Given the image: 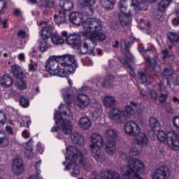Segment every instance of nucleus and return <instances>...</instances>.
Wrapping results in <instances>:
<instances>
[{
	"label": "nucleus",
	"mask_w": 179,
	"mask_h": 179,
	"mask_svg": "<svg viewBox=\"0 0 179 179\" xmlns=\"http://www.w3.org/2000/svg\"><path fill=\"white\" fill-rule=\"evenodd\" d=\"M76 68L78 64H76L75 56L69 55L51 56L45 65V69L51 76L61 78L74 73Z\"/></svg>",
	"instance_id": "obj_1"
},
{
	"label": "nucleus",
	"mask_w": 179,
	"mask_h": 179,
	"mask_svg": "<svg viewBox=\"0 0 179 179\" xmlns=\"http://www.w3.org/2000/svg\"><path fill=\"white\" fill-rule=\"evenodd\" d=\"M66 153V159L69 162L68 165L66 166L65 170H73L71 171L72 177H78L80 174L78 163L83 167H86V166H89V162L85 159V157L76 146L70 145L67 147Z\"/></svg>",
	"instance_id": "obj_2"
},
{
	"label": "nucleus",
	"mask_w": 179,
	"mask_h": 179,
	"mask_svg": "<svg viewBox=\"0 0 179 179\" xmlns=\"http://www.w3.org/2000/svg\"><path fill=\"white\" fill-rule=\"evenodd\" d=\"M83 36L84 37L93 36L95 38V45H97V40L98 41H104L106 38V34L99 32L103 30V22L99 18H87L83 23Z\"/></svg>",
	"instance_id": "obj_3"
},
{
	"label": "nucleus",
	"mask_w": 179,
	"mask_h": 179,
	"mask_svg": "<svg viewBox=\"0 0 179 179\" xmlns=\"http://www.w3.org/2000/svg\"><path fill=\"white\" fill-rule=\"evenodd\" d=\"M143 171H145V165L141 160L131 159L122 174V179H143L141 177Z\"/></svg>",
	"instance_id": "obj_4"
},
{
	"label": "nucleus",
	"mask_w": 179,
	"mask_h": 179,
	"mask_svg": "<svg viewBox=\"0 0 179 179\" xmlns=\"http://www.w3.org/2000/svg\"><path fill=\"white\" fill-rule=\"evenodd\" d=\"M157 138L160 142L167 143L172 150L177 151L179 149V135L174 131H170L166 134L163 131H159Z\"/></svg>",
	"instance_id": "obj_5"
},
{
	"label": "nucleus",
	"mask_w": 179,
	"mask_h": 179,
	"mask_svg": "<svg viewBox=\"0 0 179 179\" xmlns=\"http://www.w3.org/2000/svg\"><path fill=\"white\" fill-rule=\"evenodd\" d=\"M62 115H68V112L63 111L60 114L58 112H55L54 120L55 121L56 125L62 129L63 134L65 135H69L72 133L73 127L72 126V122L69 120H64Z\"/></svg>",
	"instance_id": "obj_6"
},
{
	"label": "nucleus",
	"mask_w": 179,
	"mask_h": 179,
	"mask_svg": "<svg viewBox=\"0 0 179 179\" xmlns=\"http://www.w3.org/2000/svg\"><path fill=\"white\" fill-rule=\"evenodd\" d=\"M88 39L81 41L80 45H77L80 54H89L90 55H94V48L96 47V38L92 36H88Z\"/></svg>",
	"instance_id": "obj_7"
},
{
	"label": "nucleus",
	"mask_w": 179,
	"mask_h": 179,
	"mask_svg": "<svg viewBox=\"0 0 179 179\" xmlns=\"http://www.w3.org/2000/svg\"><path fill=\"white\" fill-rule=\"evenodd\" d=\"M134 136H136L134 138V142L137 144L133 145V147L129 152L130 156H138L139 154L138 147L147 146L148 143H149V138H148V136H146L145 133L141 132V131H139V133Z\"/></svg>",
	"instance_id": "obj_8"
},
{
	"label": "nucleus",
	"mask_w": 179,
	"mask_h": 179,
	"mask_svg": "<svg viewBox=\"0 0 179 179\" xmlns=\"http://www.w3.org/2000/svg\"><path fill=\"white\" fill-rule=\"evenodd\" d=\"M124 130L129 136H136L141 131V127L134 121H129L124 124Z\"/></svg>",
	"instance_id": "obj_9"
},
{
	"label": "nucleus",
	"mask_w": 179,
	"mask_h": 179,
	"mask_svg": "<svg viewBox=\"0 0 179 179\" xmlns=\"http://www.w3.org/2000/svg\"><path fill=\"white\" fill-rule=\"evenodd\" d=\"M93 177L94 179H121L120 173L113 170L102 171L101 176L95 173Z\"/></svg>",
	"instance_id": "obj_10"
},
{
	"label": "nucleus",
	"mask_w": 179,
	"mask_h": 179,
	"mask_svg": "<svg viewBox=\"0 0 179 179\" xmlns=\"http://www.w3.org/2000/svg\"><path fill=\"white\" fill-rule=\"evenodd\" d=\"M109 117L110 120L119 122L120 124L124 122L125 121V113L124 110H121L117 108H113L110 112Z\"/></svg>",
	"instance_id": "obj_11"
},
{
	"label": "nucleus",
	"mask_w": 179,
	"mask_h": 179,
	"mask_svg": "<svg viewBox=\"0 0 179 179\" xmlns=\"http://www.w3.org/2000/svg\"><path fill=\"white\" fill-rule=\"evenodd\" d=\"M170 170L167 166H159L152 175V179H169Z\"/></svg>",
	"instance_id": "obj_12"
},
{
	"label": "nucleus",
	"mask_w": 179,
	"mask_h": 179,
	"mask_svg": "<svg viewBox=\"0 0 179 179\" xmlns=\"http://www.w3.org/2000/svg\"><path fill=\"white\" fill-rule=\"evenodd\" d=\"M69 20L70 23L76 24V26H83L85 20H83V15L78 12L73 11L69 15Z\"/></svg>",
	"instance_id": "obj_13"
},
{
	"label": "nucleus",
	"mask_w": 179,
	"mask_h": 179,
	"mask_svg": "<svg viewBox=\"0 0 179 179\" xmlns=\"http://www.w3.org/2000/svg\"><path fill=\"white\" fill-rule=\"evenodd\" d=\"M101 147H91V155L96 162L103 163V162L106 161V155L104 152H101Z\"/></svg>",
	"instance_id": "obj_14"
},
{
	"label": "nucleus",
	"mask_w": 179,
	"mask_h": 179,
	"mask_svg": "<svg viewBox=\"0 0 179 179\" xmlns=\"http://www.w3.org/2000/svg\"><path fill=\"white\" fill-rule=\"evenodd\" d=\"M23 161H22V159H15L12 164L13 174H15V176H20V174L23 173Z\"/></svg>",
	"instance_id": "obj_15"
},
{
	"label": "nucleus",
	"mask_w": 179,
	"mask_h": 179,
	"mask_svg": "<svg viewBox=\"0 0 179 179\" xmlns=\"http://www.w3.org/2000/svg\"><path fill=\"white\" fill-rule=\"evenodd\" d=\"M77 106L80 108L87 107L90 103V98L85 94H78L77 97Z\"/></svg>",
	"instance_id": "obj_16"
},
{
	"label": "nucleus",
	"mask_w": 179,
	"mask_h": 179,
	"mask_svg": "<svg viewBox=\"0 0 179 179\" xmlns=\"http://www.w3.org/2000/svg\"><path fill=\"white\" fill-rule=\"evenodd\" d=\"M91 141L92 143L91 144L90 148H103V145H104V141L103 140V137L98 134H92Z\"/></svg>",
	"instance_id": "obj_17"
},
{
	"label": "nucleus",
	"mask_w": 179,
	"mask_h": 179,
	"mask_svg": "<svg viewBox=\"0 0 179 179\" xmlns=\"http://www.w3.org/2000/svg\"><path fill=\"white\" fill-rule=\"evenodd\" d=\"M54 27L51 24H47L41 31V37L42 40H48L52 33Z\"/></svg>",
	"instance_id": "obj_18"
},
{
	"label": "nucleus",
	"mask_w": 179,
	"mask_h": 179,
	"mask_svg": "<svg viewBox=\"0 0 179 179\" xmlns=\"http://www.w3.org/2000/svg\"><path fill=\"white\" fill-rule=\"evenodd\" d=\"M138 76L141 83H145V85H150L152 83V79L150 78V75L146 73V70L140 69L138 70Z\"/></svg>",
	"instance_id": "obj_19"
},
{
	"label": "nucleus",
	"mask_w": 179,
	"mask_h": 179,
	"mask_svg": "<svg viewBox=\"0 0 179 179\" xmlns=\"http://www.w3.org/2000/svg\"><path fill=\"white\" fill-rule=\"evenodd\" d=\"M59 6L64 13L73 9V3L71 0H60Z\"/></svg>",
	"instance_id": "obj_20"
},
{
	"label": "nucleus",
	"mask_w": 179,
	"mask_h": 179,
	"mask_svg": "<svg viewBox=\"0 0 179 179\" xmlns=\"http://www.w3.org/2000/svg\"><path fill=\"white\" fill-rule=\"evenodd\" d=\"M66 43L69 45H74L75 47H78L80 44V36L79 35H69L68 37L66 38Z\"/></svg>",
	"instance_id": "obj_21"
},
{
	"label": "nucleus",
	"mask_w": 179,
	"mask_h": 179,
	"mask_svg": "<svg viewBox=\"0 0 179 179\" xmlns=\"http://www.w3.org/2000/svg\"><path fill=\"white\" fill-rule=\"evenodd\" d=\"M120 47L122 54L126 55L127 58L130 59V61H134V56H132V54L129 52V45L127 43L126 41H122L121 42Z\"/></svg>",
	"instance_id": "obj_22"
},
{
	"label": "nucleus",
	"mask_w": 179,
	"mask_h": 179,
	"mask_svg": "<svg viewBox=\"0 0 179 179\" xmlns=\"http://www.w3.org/2000/svg\"><path fill=\"white\" fill-rule=\"evenodd\" d=\"M54 19L56 24L59 26L64 23H66V13L64 11L59 10L58 15H55Z\"/></svg>",
	"instance_id": "obj_23"
},
{
	"label": "nucleus",
	"mask_w": 179,
	"mask_h": 179,
	"mask_svg": "<svg viewBox=\"0 0 179 179\" xmlns=\"http://www.w3.org/2000/svg\"><path fill=\"white\" fill-rule=\"evenodd\" d=\"M71 139L73 143H76V145H85V138L82 134L74 132L71 135Z\"/></svg>",
	"instance_id": "obj_24"
},
{
	"label": "nucleus",
	"mask_w": 179,
	"mask_h": 179,
	"mask_svg": "<svg viewBox=\"0 0 179 179\" xmlns=\"http://www.w3.org/2000/svg\"><path fill=\"white\" fill-rule=\"evenodd\" d=\"M118 8L120 9V12L124 16H126L127 17L131 16V10L128 9L125 0H120L118 4Z\"/></svg>",
	"instance_id": "obj_25"
},
{
	"label": "nucleus",
	"mask_w": 179,
	"mask_h": 179,
	"mask_svg": "<svg viewBox=\"0 0 179 179\" xmlns=\"http://www.w3.org/2000/svg\"><path fill=\"white\" fill-rule=\"evenodd\" d=\"M114 79L115 78L113 75H108L105 76L103 80L101 83V86H102V87H104L105 89L111 87V86H113V83H114Z\"/></svg>",
	"instance_id": "obj_26"
},
{
	"label": "nucleus",
	"mask_w": 179,
	"mask_h": 179,
	"mask_svg": "<svg viewBox=\"0 0 179 179\" xmlns=\"http://www.w3.org/2000/svg\"><path fill=\"white\" fill-rule=\"evenodd\" d=\"M117 150V146L115 144V141L113 140H108L106 143V150L108 155H113V153H115V150Z\"/></svg>",
	"instance_id": "obj_27"
},
{
	"label": "nucleus",
	"mask_w": 179,
	"mask_h": 179,
	"mask_svg": "<svg viewBox=\"0 0 179 179\" xmlns=\"http://www.w3.org/2000/svg\"><path fill=\"white\" fill-rule=\"evenodd\" d=\"M80 127L84 131H87L92 127V122L86 117H81L80 119Z\"/></svg>",
	"instance_id": "obj_28"
},
{
	"label": "nucleus",
	"mask_w": 179,
	"mask_h": 179,
	"mask_svg": "<svg viewBox=\"0 0 179 179\" xmlns=\"http://www.w3.org/2000/svg\"><path fill=\"white\" fill-rule=\"evenodd\" d=\"M103 104L106 107L111 108V107H115L117 105V100H115L114 96H106L104 97Z\"/></svg>",
	"instance_id": "obj_29"
},
{
	"label": "nucleus",
	"mask_w": 179,
	"mask_h": 179,
	"mask_svg": "<svg viewBox=\"0 0 179 179\" xmlns=\"http://www.w3.org/2000/svg\"><path fill=\"white\" fill-rule=\"evenodd\" d=\"M0 85L2 87H10L13 85V80L8 76H3L0 80Z\"/></svg>",
	"instance_id": "obj_30"
},
{
	"label": "nucleus",
	"mask_w": 179,
	"mask_h": 179,
	"mask_svg": "<svg viewBox=\"0 0 179 179\" xmlns=\"http://www.w3.org/2000/svg\"><path fill=\"white\" fill-rule=\"evenodd\" d=\"M11 73H13V76H15L16 79H23V72L17 65H13L11 66Z\"/></svg>",
	"instance_id": "obj_31"
},
{
	"label": "nucleus",
	"mask_w": 179,
	"mask_h": 179,
	"mask_svg": "<svg viewBox=\"0 0 179 179\" xmlns=\"http://www.w3.org/2000/svg\"><path fill=\"white\" fill-rule=\"evenodd\" d=\"M172 2L173 0H162L158 3V10L159 12H164Z\"/></svg>",
	"instance_id": "obj_32"
},
{
	"label": "nucleus",
	"mask_w": 179,
	"mask_h": 179,
	"mask_svg": "<svg viewBox=\"0 0 179 179\" xmlns=\"http://www.w3.org/2000/svg\"><path fill=\"white\" fill-rule=\"evenodd\" d=\"M167 38L171 44H176L179 41V35L176 32L169 31L167 33Z\"/></svg>",
	"instance_id": "obj_33"
},
{
	"label": "nucleus",
	"mask_w": 179,
	"mask_h": 179,
	"mask_svg": "<svg viewBox=\"0 0 179 179\" xmlns=\"http://www.w3.org/2000/svg\"><path fill=\"white\" fill-rule=\"evenodd\" d=\"M100 4L108 10L114 8V0H100Z\"/></svg>",
	"instance_id": "obj_34"
},
{
	"label": "nucleus",
	"mask_w": 179,
	"mask_h": 179,
	"mask_svg": "<svg viewBox=\"0 0 179 179\" xmlns=\"http://www.w3.org/2000/svg\"><path fill=\"white\" fill-rule=\"evenodd\" d=\"M78 2L81 8H87L94 6L96 0H78Z\"/></svg>",
	"instance_id": "obj_35"
},
{
	"label": "nucleus",
	"mask_w": 179,
	"mask_h": 179,
	"mask_svg": "<svg viewBox=\"0 0 179 179\" xmlns=\"http://www.w3.org/2000/svg\"><path fill=\"white\" fill-rule=\"evenodd\" d=\"M43 41L40 42L39 43V51L41 52H45L51 45L48 44V42L47 41L48 39H42Z\"/></svg>",
	"instance_id": "obj_36"
},
{
	"label": "nucleus",
	"mask_w": 179,
	"mask_h": 179,
	"mask_svg": "<svg viewBox=\"0 0 179 179\" xmlns=\"http://www.w3.org/2000/svg\"><path fill=\"white\" fill-rule=\"evenodd\" d=\"M124 113V118L125 120H128L131 115L135 114V109L132 108V106L127 105L125 106V110L123 111Z\"/></svg>",
	"instance_id": "obj_37"
},
{
	"label": "nucleus",
	"mask_w": 179,
	"mask_h": 179,
	"mask_svg": "<svg viewBox=\"0 0 179 179\" xmlns=\"http://www.w3.org/2000/svg\"><path fill=\"white\" fill-rule=\"evenodd\" d=\"M52 43L55 44V45H59L64 44V38L57 34H54L51 37Z\"/></svg>",
	"instance_id": "obj_38"
},
{
	"label": "nucleus",
	"mask_w": 179,
	"mask_h": 179,
	"mask_svg": "<svg viewBox=\"0 0 179 179\" xmlns=\"http://www.w3.org/2000/svg\"><path fill=\"white\" fill-rule=\"evenodd\" d=\"M105 136L108 141H110V139H117V131L115 130L108 129L106 131Z\"/></svg>",
	"instance_id": "obj_39"
},
{
	"label": "nucleus",
	"mask_w": 179,
	"mask_h": 179,
	"mask_svg": "<svg viewBox=\"0 0 179 179\" xmlns=\"http://www.w3.org/2000/svg\"><path fill=\"white\" fill-rule=\"evenodd\" d=\"M145 61L149 64L150 67L152 68V71L154 72H156V68H157L156 59L154 58H150V57H145Z\"/></svg>",
	"instance_id": "obj_40"
},
{
	"label": "nucleus",
	"mask_w": 179,
	"mask_h": 179,
	"mask_svg": "<svg viewBox=\"0 0 179 179\" xmlns=\"http://www.w3.org/2000/svg\"><path fill=\"white\" fill-rule=\"evenodd\" d=\"M149 124L150 128L155 129V128H159L160 127V123L156 117H151L149 120Z\"/></svg>",
	"instance_id": "obj_41"
},
{
	"label": "nucleus",
	"mask_w": 179,
	"mask_h": 179,
	"mask_svg": "<svg viewBox=\"0 0 179 179\" xmlns=\"http://www.w3.org/2000/svg\"><path fill=\"white\" fill-rule=\"evenodd\" d=\"M64 101L67 104H71V103H73V94H69V92H64Z\"/></svg>",
	"instance_id": "obj_42"
},
{
	"label": "nucleus",
	"mask_w": 179,
	"mask_h": 179,
	"mask_svg": "<svg viewBox=\"0 0 179 179\" xmlns=\"http://www.w3.org/2000/svg\"><path fill=\"white\" fill-rule=\"evenodd\" d=\"M20 104L22 107L26 108V107H29L30 102H29V99H27V97L22 96L20 98Z\"/></svg>",
	"instance_id": "obj_43"
},
{
	"label": "nucleus",
	"mask_w": 179,
	"mask_h": 179,
	"mask_svg": "<svg viewBox=\"0 0 179 179\" xmlns=\"http://www.w3.org/2000/svg\"><path fill=\"white\" fill-rule=\"evenodd\" d=\"M9 145V138L7 136L0 137V145L6 148Z\"/></svg>",
	"instance_id": "obj_44"
},
{
	"label": "nucleus",
	"mask_w": 179,
	"mask_h": 179,
	"mask_svg": "<svg viewBox=\"0 0 179 179\" xmlns=\"http://www.w3.org/2000/svg\"><path fill=\"white\" fill-rule=\"evenodd\" d=\"M87 8H85L83 11V15H85V16H93V15H94V9L93 8V6Z\"/></svg>",
	"instance_id": "obj_45"
},
{
	"label": "nucleus",
	"mask_w": 179,
	"mask_h": 179,
	"mask_svg": "<svg viewBox=\"0 0 179 179\" xmlns=\"http://www.w3.org/2000/svg\"><path fill=\"white\" fill-rule=\"evenodd\" d=\"M17 86L20 90H25V89H27V83L23 80L18 81L17 83Z\"/></svg>",
	"instance_id": "obj_46"
},
{
	"label": "nucleus",
	"mask_w": 179,
	"mask_h": 179,
	"mask_svg": "<svg viewBox=\"0 0 179 179\" xmlns=\"http://www.w3.org/2000/svg\"><path fill=\"white\" fill-rule=\"evenodd\" d=\"M162 54L164 55L162 57L163 59H167V58H172V57H174V55L172 53H170L167 49L162 50Z\"/></svg>",
	"instance_id": "obj_47"
},
{
	"label": "nucleus",
	"mask_w": 179,
	"mask_h": 179,
	"mask_svg": "<svg viewBox=\"0 0 179 179\" xmlns=\"http://www.w3.org/2000/svg\"><path fill=\"white\" fill-rule=\"evenodd\" d=\"M150 99L152 101L156 103L157 101V91L155 90H151L150 92Z\"/></svg>",
	"instance_id": "obj_48"
},
{
	"label": "nucleus",
	"mask_w": 179,
	"mask_h": 179,
	"mask_svg": "<svg viewBox=\"0 0 179 179\" xmlns=\"http://www.w3.org/2000/svg\"><path fill=\"white\" fill-rule=\"evenodd\" d=\"M6 122V114L3 111L0 110V125L3 126L5 125Z\"/></svg>",
	"instance_id": "obj_49"
},
{
	"label": "nucleus",
	"mask_w": 179,
	"mask_h": 179,
	"mask_svg": "<svg viewBox=\"0 0 179 179\" xmlns=\"http://www.w3.org/2000/svg\"><path fill=\"white\" fill-rule=\"evenodd\" d=\"M33 138H30L29 140V141H27L25 144H24V149H26V150H29V152H31V150H33V146H31V141Z\"/></svg>",
	"instance_id": "obj_50"
},
{
	"label": "nucleus",
	"mask_w": 179,
	"mask_h": 179,
	"mask_svg": "<svg viewBox=\"0 0 179 179\" xmlns=\"http://www.w3.org/2000/svg\"><path fill=\"white\" fill-rule=\"evenodd\" d=\"M173 124L175 128L179 131V117L178 116H175L173 118Z\"/></svg>",
	"instance_id": "obj_51"
},
{
	"label": "nucleus",
	"mask_w": 179,
	"mask_h": 179,
	"mask_svg": "<svg viewBox=\"0 0 179 179\" xmlns=\"http://www.w3.org/2000/svg\"><path fill=\"white\" fill-rule=\"evenodd\" d=\"M164 76H166V78H170V76H173V71L169 68H166L164 70Z\"/></svg>",
	"instance_id": "obj_52"
},
{
	"label": "nucleus",
	"mask_w": 179,
	"mask_h": 179,
	"mask_svg": "<svg viewBox=\"0 0 179 179\" xmlns=\"http://www.w3.org/2000/svg\"><path fill=\"white\" fill-rule=\"evenodd\" d=\"M129 17H131V16L127 17L125 16V17L124 19L122 18H120V24H122V26H127L128 24V19H129Z\"/></svg>",
	"instance_id": "obj_53"
},
{
	"label": "nucleus",
	"mask_w": 179,
	"mask_h": 179,
	"mask_svg": "<svg viewBox=\"0 0 179 179\" xmlns=\"http://www.w3.org/2000/svg\"><path fill=\"white\" fill-rule=\"evenodd\" d=\"M3 9H6V2L5 0H0V13Z\"/></svg>",
	"instance_id": "obj_54"
},
{
	"label": "nucleus",
	"mask_w": 179,
	"mask_h": 179,
	"mask_svg": "<svg viewBox=\"0 0 179 179\" xmlns=\"http://www.w3.org/2000/svg\"><path fill=\"white\" fill-rule=\"evenodd\" d=\"M140 96L144 100H146L148 99V94L144 90H140Z\"/></svg>",
	"instance_id": "obj_55"
},
{
	"label": "nucleus",
	"mask_w": 179,
	"mask_h": 179,
	"mask_svg": "<svg viewBox=\"0 0 179 179\" xmlns=\"http://www.w3.org/2000/svg\"><path fill=\"white\" fill-rule=\"evenodd\" d=\"M17 36H18V37H20L21 38H26L27 35L26 34V31H24L23 30H20L17 32Z\"/></svg>",
	"instance_id": "obj_56"
},
{
	"label": "nucleus",
	"mask_w": 179,
	"mask_h": 179,
	"mask_svg": "<svg viewBox=\"0 0 179 179\" xmlns=\"http://www.w3.org/2000/svg\"><path fill=\"white\" fill-rule=\"evenodd\" d=\"M22 136L25 139H29V138H30V132L28 130H24L22 133Z\"/></svg>",
	"instance_id": "obj_57"
},
{
	"label": "nucleus",
	"mask_w": 179,
	"mask_h": 179,
	"mask_svg": "<svg viewBox=\"0 0 179 179\" xmlns=\"http://www.w3.org/2000/svg\"><path fill=\"white\" fill-rule=\"evenodd\" d=\"M167 100V94H161L159 96V102L164 103Z\"/></svg>",
	"instance_id": "obj_58"
},
{
	"label": "nucleus",
	"mask_w": 179,
	"mask_h": 179,
	"mask_svg": "<svg viewBox=\"0 0 179 179\" xmlns=\"http://www.w3.org/2000/svg\"><path fill=\"white\" fill-rule=\"evenodd\" d=\"M6 131L8 132V134H9V135H13V129L10 126H7L6 127Z\"/></svg>",
	"instance_id": "obj_59"
},
{
	"label": "nucleus",
	"mask_w": 179,
	"mask_h": 179,
	"mask_svg": "<svg viewBox=\"0 0 179 179\" xmlns=\"http://www.w3.org/2000/svg\"><path fill=\"white\" fill-rule=\"evenodd\" d=\"M41 164V161H38V162H36V164L35 165V169L36 170V173L38 176L40 175V171H38V168L40 167Z\"/></svg>",
	"instance_id": "obj_60"
},
{
	"label": "nucleus",
	"mask_w": 179,
	"mask_h": 179,
	"mask_svg": "<svg viewBox=\"0 0 179 179\" xmlns=\"http://www.w3.org/2000/svg\"><path fill=\"white\" fill-rule=\"evenodd\" d=\"M29 72H36V67H34V65H33V64H29Z\"/></svg>",
	"instance_id": "obj_61"
},
{
	"label": "nucleus",
	"mask_w": 179,
	"mask_h": 179,
	"mask_svg": "<svg viewBox=\"0 0 179 179\" xmlns=\"http://www.w3.org/2000/svg\"><path fill=\"white\" fill-rule=\"evenodd\" d=\"M0 23H2L3 29H6L8 27V20H5L4 21L0 20Z\"/></svg>",
	"instance_id": "obj_62"
},
{
	"label": "nucleus",
	"mask_w": 179,
	"mask_h": 179,
	"mask_svg": "<svg viewBox=\"0 0 179 179\" xmlns=\"http://www.w3.org/2000/svg\"><path fill=\"white\" fill-rule=\"evenodd\" d=\"M18 59L20 61H25L26 60V57H24V54L21 53L18 55Z\"/></svg>",
	"instance_id": "obj_63"
},
{
	"label": "nucleus",
	"mask_w": 179,
	"mask_h": 179,
	"mask_svg": "<svg viewBox=\"0 0 179 179\" xmlns=\"http://www.w3.org/2000/svg\"><path fill=\"white\" fill-rule=\"evenodd\" d=\"M173 24H174V26H178L179 24V19L177 18H174L172 21Z\"/></svg>",
	"instance_id": "obj_64"
}]
</instances>
